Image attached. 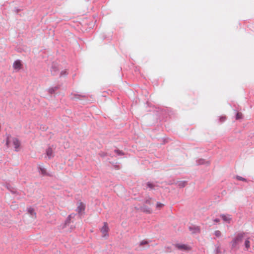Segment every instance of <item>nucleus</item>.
I'll return each instance as SVG.
<instances>
[{"label": "nucleus", "mask_w": 254, "mask_h": 254, "mask_svg": "<svg viewBox=\"0 0 254 254\" xmlns=\"http://www.w3.org/2000/svg\"><path fill=\"white\" fill-rule=\"evenodd\" d=\"M245 235V233H240L232 240L230 244L232 249H238V245L243 241Z\"/></svg>", "instance_id": "f257e3e1"}, {"label": "nucleus", "mask_w": 254, "mask_h": 254, "mask_svg": "<svg viewBox=\"0 0 254 254\" xmlns=\"http://www.w3.org/2000/svg\"><path fill=\"white\" fill-rule=\"evenodd\" d=\"M174 246L179 250L189 251L191 249L190 246L185 244H175Z\"/></svg>", "instance_id": "f03ea898"}, {"label": "nucleus", "mask_w": 254, "mask_h": 254, "mask_svg": "<svg viewBox=\"0 0 254 254\" xmlns=\"http://www.w3.org/2000/svg\"><path fill=\"white\" fill-rule=\"evenodd\" d=\"M109 227L108 226L107 223L104 222V226L101 229V231L103 234V237H106L108 236Z\"/></svg>", "instance_id": "7ed1b4c3"}, {"label": "nucleus", "mask_w": 254, "mask_h": 254, "mask_svg": "<svg viewBox=\"0 0 254 254\" xmlns=\"http://www.w3.org/2000/svg\"><path fill=\"white\" fill-rule=\"evenodd\" d=\"M75 216V214L74 213H72L69 215L65 221L64 227H65L66 226L68 225L70 223L71 219L74 218Z\"/></svg>", "instance_id": "20e7f679"}, {"label": "nucleus", "mask_w": 254, "mask_h": 254, "mask_svg": "<svg viewBox=\"0 0 254 254\" xmlns=\"http://www.w3.org/2000/svg\"><path fill=\"white\" fill-rule=\"evenodd\" d=\"M220 216L222 218L223 220L228 223H230L231 220V218L229 215L221 214Z\"/></svg>", "instance_id": "39448f33"}, {"label": "nucleus", "mask_w": 254, "mask_h": 254, "mask_svg": "<svg viewBox=\"0 0 254 254\" xmlns=\"http://www.w3.org/2000/svg\"><path fill=\"white\" fill-rule=\"evenodd\" d=\"M38 169L39 170V172L41 174H42L44 176H50L49 173H48L46 171V170L43 166L39 165L38 166Z\"/></svg>", "instance_id": "423d86ee"}, {"label": "nucleus", "mask_w": 254, "mask_h": 254, "mask_svg": "<svg viewBox=\"0 0 254 254\" xmlns=\"http://www.w3.org/2000/svg\"><path fill=\"white\" fill-rule=\"evenodd\" d=\"M140 210L143 212L148 214H150L152 213V210L150 208L147 207L145 205H143L140 207Z\"/></svg>", "instance_id": "0eeeda50"}, {"label": "nucleus", "mask_w": 254, "mask_h": 254, "mask_svg": "<svg viewBox=\"0 0 254 254\" xmlns=\"http://www.w3.org/2000/svg\"><path fill=\"white\" fill-rule=\"evenodd\" d=\"M85 205L82 202H80L77 207L76 211L79 213L85 210Z\"/></svg>", "instance_id": "6e6552de"}, {"label": "nucleus", "mask_w": 254, "mask_h": 254, "mask_svg": "<svg viewBox=\"0 0 254 254\" xmlns=\"http://www.w3.org/2000/svg\"><path fill=\"white\" fill-rule=\"evenodd\" d=\"M12 143L14 146V148L16 150L18 149L20 146V142L19 140L16 138L12 139Z\"/></svg>", "instance_id": "1a4fd4ad"}, {"label": "nucleus", "mask_w": 254, "mask_h": 254, "mask_svg": "<svg viewBox=\"0 0 254 254\" xmlns=\"http://www.w3.org/2000/svg\"><path fill=\"white\" fill-rule=\"evenodd\" d=\"M13 67L16 69H20L21 67L20 61L19 60L15 61L13 63Z\"/></svg>", "instance_id": "9d476101"}, {"label": "nucleus", "mask_w": 254, "mask_h": 254, "mask_svg": "<svg viewBox=\"0 0 254 254\" xmlns=\"http://www.w3.org/2000/svg\"><path fill=\"white\" fill-rule=\"evenodd\" d=\"M210 164L209 161H204V160H196V164L198 165H208Z\"/></svg>", "instance_id": "9b49d317"}, {"label": "nucleus", "mask_w": 254, "mask_h": 254, "mask_svg": "<svg viewBox=\"0 0 254 254\" xmlns=\"http://www.w3.org/2000/svg\"><path fill=\"white\" fill-rule=\"evenodd\" d=\"M189 230L190 231H192V233H199L200 232V229L198 227H189Z\"/></svg>", "instance_id": "f8f14e48"}, {"label": "nucleus", "mask_w": 254, "mask_h": 254, "mask_svg": "<svg viewBox=\"0 0 254 254\" xmlns=\"http://www.w3.org/2000/svg\"><path fill=\"white\" fill-rule=\"evenodd\" d=\"M28 213L31 216H34L36 217V213L34 208L29 207L27 208Z\"/></svg>", "instance_id": "ddd939ff"}, {"label": "nucleus", "mask_w": 254, "mask_h": 254, "mask_svg": "<svg viewBox=\"0 0 254 254\" xmlns=\"http://www.w3.org/2000/svg\"><path fill=\"white\" fill-rule=\"evenodd\" d=\"M178 186L180 188H184L187 185V181H179L178 182Z\"/></svg>", "instance_id": "4468645a"}, {"label": "nucleus", "mask_w": 254, "mask_h": 254, "mask_svg": "<svg viewBox=\"0 0 254 254\" xmlns=\"http://www.w3.org/2000/svg\"><path fill=\"white\" fill-rule=\"evenodd\" d=\"M46 153L47 154V156L48 157H53L52 155H53V150H52V149L51 148H49L47 149V151H46Z\"/></svg>", "instance_id": "2eb2a0df"}, {"label": "nucleus", "mask_w": 254, "mask_h": 254, "mask_svg": "<svg viewBox=\"0 0 254 254\" xmlns=\"http://www.w3.org/2000/svg\"><path fill=\"white\" fill-rule=\"evenodd\" d=\"M245 246L246 249L248 250L250 247V242L249 241V238H248L245 241Z\"/></svg>", "instance_id": "dca6fc26"}, {"label": "nucleus", "mask_w": 254, "mask_h": 254, "mask_svg": "<svg viewBox=\"0 0 254 254\" xmlns=\"http://www.w3.org/2000/svg\"><path fill=\"white\" fill-rule=\"evenodd\" d=\"M236 178L239 181H242L244 182H247V180L243 177H242L239 176H236Z\"/></svg>", "instance_id": "f3484780"}, {"label": "nucleus", "mask_w": 254, "mask_h": 254, "mask_svg": "<svg viewBox=\"0 0 254 254\" xmlns=\"http://www.w3.org/2000/svg\"><path fill=\"white\" fill-rule=\"evenodd\" d=\"M146 185L148 188H149L151 189H153L155 187V185L150 182H147Z\"/></svg>", "instance_id": "a211bd4d"}, {"label": "nucleus", "mask_w": 254, "mask_h": 254, "mask_svg": "<svg viewBox=\"0 0 254 254\" xmlns=\"http://www.w3.org/2000/svg\"><path fill=\"white\" fill-rule=\"evenodd\" d=\"M7 189L12 193H16V191L15 190V189L13 188L12 187L10 186H7Z\"/></svg>", "instance_id": "6ab92c4d"}, {"label": "nucleus", "mask_w": 254, "mask_h": 254, "mask_svg": "<svg viewBox=\"0 0 254 254\" xmlns=\"http://www.w3.org/2000/svg\"><path fill=\"white\" fill-rule=\"evenodd\" d=\"M164 206V204H163L161 202H158L156 204V208L158 209H160L161 208L163 207Z\"/></svg>", "instance_id": "aec40b11"}, {"label": "nucleus", "mask_w": 254, "mask_h": 254, "mask_svg": "<svg viewBox=\"0 0 254 254\" xmlns=\"http://www.w3.org/2000/svg\"><path fill=\"white\" fill-rule=\"evenodd\" d=\"M214 235L217 237H219L221 236V233L220 231L219 230H216L214 232Z\"/></svg>", "instance_id": "412c9836"}, {"label": "nucleus", "mask_w": 254, "mask_h": 254, "mask_svg": "<svg viewBox=\"0 0 254 254\" xmlns=\"http://www.w3.org/2000/svg\"><path fill=\"white\" fill-rule=\"evenodd\" d=\"M148 244V241H145V240H143V241H142L141 242H140L139 246H143L144 245H147Z\"/></svg>", "instance_id": "4be33fe9"}, {"label": "nucleus", "mask_w": 254, "mask_h": 254, "mask_svg": "<svg viewBox=\"0 0 254 254\" xmlns=\"http://www.w3.org/2000/svg\"><path fill=\"white\" fill-rule=\"evenodd\" d=\"M242 118V114L241 113H237L236 115V119L239 120Z\"/></svg>", "instance_id": "5701e85b"}, {"label": "nucleus", "mask_w": 254, "mask_h": 254, "mask_svg": "<svg viewBox=\"0 0 254 254\" xmlns=\"http://www.w3.org/2000/svg\"><path fill=\"white\" fill-rule=\"evenodd\" d=\"M151 199L152 198H149L148 199H146L145 201V203H146V204H148L149 205H151L152 204V203H151Z\"/></svg>", "instance_id": "b1692460"}, {"label": "nucleus", "mask_w": 254, "mask_h": 254, "mask_svg": "<svg viewBox=\"0 0 254 254\" xmlns=\"http://www.w3.org/2000/svg\"><path fill=\"white\" fill-rule=\"evenodd\" d=\"M111 164H112V165L116 168H119V165L117 164V162H114V161L111 162Z\"/></svg>", "instance_id": "393cba45"}, {"label": "nucleus", "mask_w": 254, "mask_h": 254, "mask_svg": "<svg viewBox=\"0 0 254 254\" xmlns=\"http://www.w3.org/2000/svg\"><path fill=\"white\" fill-rule=\"evenodd\" d=\"M215 252L216 254H217L221 253L220 248L219 246H217L216 247Z\"/></svg>", "instance_id": "a878e982"}, {"label": "nucleus", "mask_w": 254, "mask_h": 254, "mask_svg": "<svg viewBox=\"0 0 254 254\" xmlns=\"http://www.w3.org/2000/svg\"><path fill=\"white\" fill-rule=\"evenodd\" d=\"M219 221H220V220L218 218H216V219H214V222H215L216 223H218V222H219Z\"/></svg>", "instance_id": "bb28decb"}, {"label": "nucleus", "mask_w": 254, "mask_h": 254, "mask_svg": "<svg viewBox=\"0 0 254 254\" xmlns=\"http://www.w3.org/2000/svg\"><path fill=\"white\" fill-rule=\"evenodd\" d=\"M9 142H10V141L9 140V139L7 138V140L6 142V144L7 146H8Z\"/></svg>", "instance_id": "cd10ccee"}, {"label": "nucleus", "mask_w": 254, "mask_h": 254, "mask_svg": "<svg viewBox=\"0 0 254 254\" xmlns=\"http://www.w3.org/2000/svg\"><path fill=\"white\" fill-rule=\"evenodd\" d=\"M10 207H11V208L12 209H15L16 208H17V206L15 207V206H14V205H11L10 206Z\"/></svg>", "instance_id": "c85d7f7f"}, {"label": "nucleus", "mask_w": 254, "mask_h": 254, "mask_svg": "<svg viewBox=\"0 0 254 254\" xmlns=\"http://www.w3.org/2000/svg\"><path fill=\"white\" fill-rule=\"evenodd\" d=\"M54 91V90L53 89H49V92L51 93H52Z\"/></svg>", "instance_id": "c756f323"}, {"label": "nucleus", "mask_w": 254, "mask_h": 254, "mask_svg": "<svg viewBox=\"0 0 254 254\" xmlns=\"http://www.w3.org/2000/svg\"><path fill=\"white\" fill-rule=\"evenodd\" d=\"M225 118H221V120H222V121H224L225 120Z\"/></svg>", "instance_id": "7c9ffc66"}]
</instances>
